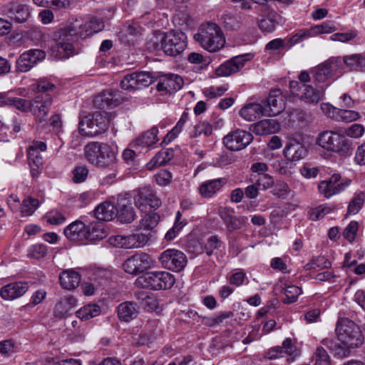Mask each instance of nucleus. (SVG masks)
<instances>
[{
  "instance_id": "28",
  "label": "nucleus",
  "mask_w": 365,
  "mask_h": 365,
  "mask_svg": "<svg viewBox=\"0 0 365 365\" xmlns=\"http://www.w3.org/2000/svg\"><path fill=\"white\" fill-rule=\"evenodd\" d=\"M86 226L81 221H76L64 229L66 237L71 241H83L86 240Z\"/></svg>"
},
{
  "instance_id": "20",
  "label": "nucleus",
  "mask_w": 365,
  "mask_h": 365,
  "mask_svg": "<svg viewBox=\"0 0 365 365\" xmlns=\"http://www.w3.org/2000/svg\"><path fill=\"white\" fill-rule=\"evenodd\" d=\"M250 54L240 55L232 58L221 64L215 71L218 76H229L243 68L246 61L250 59Z\"/></svg>"
},
{
  "instance_id": "10",
  "label": "nucleus",
  "mask_w": 365,
  "mask_h": 365,
  "mask_svg": "<svg viewBox=\"0 0 365 365\" xmlns=\"http://www.w3.org/2000/svg\"><path fill=\"white\" fill-rule=\"evenodd\" d=\"M289 89L294 96L308 104H317L323 96V91L296 81L289 83Z\"/></svg>"
},
{
  "instance_id": "35",
  "label": "nucleus",
  "mask_w": 365,
  "mask_h": 365,
  "mask_svg": "<svg viewBox=\"0 0 365 365\" xmlns=\"http://www.w3.org/2000/svg\"><path fill=\"white\" fill-rule=\"evenodd\" d=\"M173 158L172 150H162L159 151L146 165L148 170L156 167L163 166L170 162Z\"/></svg>"
},
{
  "instance_id": "11",
  "label": "nucleus",
  "mask_w": 365,
  "mask_h": 365,
  "mask_svg": "<svg viewBox=\"0 0 365 365\" xmlns=\"http://www.w3.org/2000/svg\"><path fill=\"white\" fill-rule=\"evenodd\" d=\"M158 259L163 267L175 272L182 271L187 262L186 255L175 249L163 251Z\"/></svg>"
},
{
  "instance_id": "38",
  "label": "nucleus",
  "mask_w": 365,
  "mask_h": 365,
  "mask_svg": "<svg viewBox=\"0 0 365 365\" xmlns=\"http://www.w3.org/2000/svg\"><path fill=\"white\" fill-rule=\"evenodd\" d=\"M101 307L95 304H87L76 312V316L82 320H88L101 314Z\"/></svg>"
},
{
  "instance_id": "12",
  "label": "nucleus",
  "mask_w": 365,
  "mask_h": 365,
  "mask_svg": "<svg viewBox=\"0 0 365 365\" xmlns=\"http://www.w3.org/2000/svg\"><path fill=\"white\" fill-rule=\"evenodd\" d=\"M149 237L143 233H133L128 235H116L109 238L110 243L123 249L143 247L148 242Z\"/></svg>"
},
{
  "instance_id": "40",
  "label": "nucleus",
  "mask_w": 365,
  "mask_h": 365,
  "mask_svg": "<svg viewBox=\"0 0 365 365\" xmlns=\"http://www.w3.org/2000/svg\"><path fill=\"white\" fill-rule=\"evenodd\" d=\"M163 77L165 80V86L168 88V93H170L180 90L184 84L182 78L177 74L169 73Z\"/></svg>"
},
{
  "instance_id": "6",
  "label": "nucleus",
  "mask_w": 365,
  "mask_h": 365,
  "mask_svg": "<svg viewBox=\"0 0 365 365\" xmlns=\"http://www.w3.org/2000/svg\"><path fill=\"white\" fill-rule=\"evenodd\" d=\"M336 332L339 341L349 352L350 349L356 348L364 342V336L359 327L347 318L338 321Z\"/></svg>"
},
{
  "instance_id": "47",
  "label": "nucleus",
  "mask_w": 365,
  "mask_h": 365,
  "mask_svg": "<svg viewBox=\"0 0 365 365\" xmlns=\"http://www.w3.org/2000/svg\"><path fill=\"white\" fill-rule=\"evenodd\" d=\"M318 189L319 192L327 198H329L342 191L341 188L332 183L331 184L328 180L322 181L318 185Z\"/></svg>"
},
{
  "instance_id": "57",
  "label": "nucleus",
  "mask_w": 365,
  "mask_h": 365,
  "mask_svg": "<svg viewBox=\"0 0 365 365\" xmlns=\"http://www.w3.org/2000/svg\"><path fill=\"white\" fill-rule=\"evenodd\" d=\"M327 61L333 76H339L343 73L342 66L344 63L342 57L331 58Z\"/></svg>"
},
{
  "instance_id": "39",
  "label": "nucleus",
  "mask_w": 365,
  "mask_h": 365,
  "mask_svg": "<svg viewBox=\"0 0 365 365\" xmlns=\"http://www.w3.org/2000/svg\"><path fill=\"white\" fill-rule=\"evenodd\" d=\"M322 344L327 347L329 351L334 352V354L337 355L339 357L343 358L349 355L347 349L344 348L340 342L336 343L332 339H324L322 341Z\"/></svg>"
},
{
  "instance_id": "24",
  "label": "nucleus",
  "mask_w": 365,
  "mask_h": 365,
  "mask_svg": "<svg viewBox=\"0 0 365 365\" xmlns=\"http://www.w3.org/2000/svg\"><path fill=\"white\" fill-rule=\"evenodd\" d=\"M227 182L225 178L206 180L198 187L200 195L205 198L212 197Z\"/></svg>"
},
{
  "instance_id": "29",
  "label": "nucleus",
  "mask_w": 365,
  "mask_h": 365,
  "mask_svg": "<svg viewBox=\"0 0 365 365\" xmlns=\"http://www.w3.org/2000/svg\"><path fill=\"white\" fill-rule=\"evenodd\" d=\"M284 153L286 158L294 161L304 158L307 155V149L301 143L292 140L286 145Z\"/></svg>"
},
{
  "instance_id": "59",
  "label": "nucleus",
  "mask_w": 365,
  "mask_h": 365,
  "mask_svg": "<svg viewBox=\"0 0 365 365\" xmlns=\"http://www.w3.org/2000/svg\"><path fill=\"white\" fill-rule=\"evenodd\" d=\"M47 253L46 246L37 244L31 246L29 250V256L31 258L39 259L43 258Z\"/></svg>"
},
{
  "instance_id": "49",
  "label": "nucleus",
  "mask_w": 365,
  "mask_h": 365,
  "mask_svg": "<svg viewBox=\"0 0 365 365\" xmlns=\"http://www.w3.org/2000/svg\"><path fill=\"white\" fill-rule=\"evenodd\" d=\"M212 133V126L207 121H201L194 126L192 132L190 133L191 138H197L201 135L210 136Z\"/></svg>"
},
{
  "instance_id": "54",
  "label": "nucleus",
  "mask_w": 365,
  "mask_h": 365,
  "mask_svg": "<svg viewBox=\"0 0 365 365\" xmlns=\"http://www.w3.org/2000/svg\"><path fill=\"white\" fill-rule=\"evenodd\" d=\"M364 202V195L360 193L355 196L350 202L348 208L347 213L349 215H355L359 212L361 209Z\"/></svg>"
},
{
  "instance_id": "41",
  "label": "nucleus",
  "mask_w": 365,
  "mask_h": 365,
  "mask_svg": "<svg viewBox=\"0 0 365 365\" xmlns=\"http://www.w3.org/2000/svg\"><path fill=\"white\" fill-rule=\"evenodd\" d=\"M220 19L223 26L229 30L237 29L242 24L241 18L231 12L225 13Z\"/></svg>"
},
{
  "instance_id": "22",
  "label": "nucleus",
  "mask_w": 365,
  "mask_h": 365,
  "mask_svg": "<svg viewBox=\"0 0 365 365\" xmlns=\"http://www.w3.org/2000/svg\"><path fill=\"white\" fill-rule=\"evenodd\" d=\"M321 108L329 117L336 120H341L345 122H351L359 118V114L356 111L346 109H338L328 103L322 104Z\"/></svg>"
},
{
  "instance_id": "61",
  "label": "nucleus",
  "mask_w": 365,
  "mask_h": 365,
  "mask_svg": "<svg viewBox=\"0 0 365 365\" xmlns=\"http://www.w3.org/2000/svg\"><path fill=\"white\" fill-rule=\"evenodd\" d=\"M358 228V222L356 221H351L344 230L343 235L344 238L350 242H353L355 239Z\"/></svg>"
},
{
  "instance_id": "60",
  "label": "nucleus",
  "mask_w": 365,
  "mask_h": 365,
  "mask_svg": "<svg viewBox=\"0 0 365 365\" xmlns=\"http://www.w3.org/2000/svg\"><path fill=\"white\" fill-rule=\"evenodd\" d=\"M88 169L86 165L76 166L73 170V180L76 183L84 182L88 176Z\"/></svg>"
},
{
  "instance_id": "30",
  "label": "nucleus",
  "mask_w": 365,
  "mask_h": 365,
  "mask_svg": "<svg viewBox=\"0 0 365 365\" xmlns=\"http://www.w3.org/2000/svg\"><path fill=\"white\" fill-rule=\"evenodd\" d=\"M138 308L132 302H125L117 307L118 318L123 322H128L135 319L138 314Z\"/></svg>"
},
{
  "instance_id": "53",
  "label": "nucleus",
  "mask_w": 365,
  "mask_h": 365,
  "mask_svg": "<svg viewBox=\"0 0 365 365\" xmlns=\"http://www.w3.org/2000/svg\"><path fill=\"white\" fill-rule=\"evenodd\" d=\"M221 246V241L216 235L210 237L205 245L202 246L203 252L208 256H211L215 250H218Z\"/></svg>"
},
{
  "instance_id": "8",
  "label": "nucleus",
  "mask_w": 365,
  "mask_h": 365,
  "mask_svg": "<svg viewBox=\"0 0 365 365\" xmlns=\"http://www.w3.org/2000/svg\"><path fill=\"white\" fill-rule=\"evenodd\" d=\"M137 280L143 287L154 290L170 289L175 283L174 276L165 271L147 272Z\"/></svg>"
},
{
  "instance_id": "23",
  "label": "nucleus",
  "mask_w": 365,
  "mask_h": 365,
  "mask_svg": "<svg viewBox=\"0 0 365 365\" xmlns=\"http://www.w3.org/2000/svg\"><path fill=\"white\" fill-rule=\"evenodd\" d=\"M28 289L29 285L26 282H13L1 287L0 295L5 300H14L23 296Z\"/></svg>"
},
{
  "instance_id": "55",
  "label": "nucleus",
  "mask_w": 365,
  "mask_h": 365,
  "mask_svg": "<svg viewBox=\"0 0 365 365\" xmlns=\"http://www.w3.org/2000/svg\"><path fill=\"white\" fill-rule=\"evenodd\" d=\"M36 89L40 94H50L56 89L55 84L52 83L46 78H40L36 83Z\"/></svg>"
},
{
  "instance_id": "19",
  "label": "nucleus",
  "mask_w": 365,
  "mask_h": 365,
  "mask_svg": "<svg viewBox=\"0 0 365 365\" xmlns=\"http://www.w3.org/2000/svg\"><path fill=\"white\" fill-rule=\"evenodd\" d=\"M267 115H277L285 108V98L279 89L271 91L264 102Z\"/></svg>"
},
{
  "instance_id": "63",
  "label": "nucleus",
  "mask_w": 365,
  "mask_h": 365,
  "mask_svg": "<svg viewBox=\"0 0 365 365\" xmlns=\"http://www.w3.org/2000/svg\"><path fill=\"white\" fill-rule=\"evenodd\" d=\"M227 91V87L221 86L218 87H210L204 91V94L208 98H214L222 96Z\"/></svg>"
},
{
  "instance_id": "1",
  "label": "nucleus",
  "mask_w": 365,
  "mask_h": 365,
  "mask_svg": "<svg viewBox=\"0 0 365 365\" xmlns=\"http://www.w3.org/2000/svg\"><path fill=\"white\" fill-rule=\"evenodd\" d=\"M104 27L103 21L96 17L91 19L89 22L83 23L78 20L70 22L66 26L58 29L53 34L56 44L51 48L52 55L58 59L68 58L78 53L73 42L80 38L101 31Z\"/></svg>"
},
{
  "instance_id": "64",
  "label": "nucleus",
  "mask_w": 365,
  "mask_h": 365,
  "mask_svg": "<svg viewBox=\"0 0 365 365\" xmlns=\"http://www.w3.org/2000/svg\"><path fill=\"white\" fill-rule=\"evenodd\" d=\"M156 182L160 186H165L171 182L172 174L167 170H161L155 175Z\"/></svg>"
},
{
  "instance_id": "25",
  "label": "nucleus",
  "mask_w": 365,
  "mask_h": 365,
  "mask_svg": "<svg viewBox=\"0 0 365 365\" xmlns=\"http://www.w3.org/2000/svg\"><path fill=\"white\" fill-rule=\"evenodd\" d=\"M5 12L9 18L16 23L25 22L30 16L28 6L17 2L9 3Z\"/></svg>"
},
{
  "instance_id": "52",
  "label": "nucleus",
  "mask_w": 365,
  "mask_h": 365,
  "mask_svg": "<svg viewBox=\"0 0 365 365\" xmlns=\"http://www.w3.org/2000/svg\"><path fill=\"white\" fill-rule=\"evenodd\" d=\"M121 88L127 91L138 90L137 73L127 75L120 82Z\"/></svg>"
},
{
  "instance_id": "37",
  "label": "nucleus",
  "mask_w": 365,
  "mask_h": 365,
  "mask_svg": "<svg viewBox=\"0 0 365 365\" xmlns=\"http://www.w3.org/2000/svg\"><path fill=\"white\" fill-rule=\"evenodd\" d=\"M345 66L351 70L363 71L365 70V55L354 53L342 57Z\"/></svg>"
},
{
  "instance_id": "50",
  "label": "nucleus",
  "mask_w": 365,
  "mask_h": 365,
  "mask_svg": "<svg viewBox=\"0 0 365 365\" xmlns=\"http://www.w3.org/2000/svg\"><path fill=\"white\" fill-rule=\"evenodd\" d=\"M333 76L328 61H325L320 64L315 71L314 78L319 82H324L328 78Z\"/></svg>"
},
{
  "instance_id": "34",
  "label": "nucleus",
  "mask_w": 365,
  "mask_h": 365,
  "mask_svg": "<svg viewBox=\"0 0 365 365\" xmlns=\"http://www.w3.org/2000/svg\"><path fill=\"white\" fill-rule=\"evenodd\" d=\"M77 301L71 295L65 296L56 304L54 312L57 317H63L68 312L76 306Z\"/></svg>"
},
{
  "instance_id": "3",
  "label": "nucleus",
  "mask_w": 365,
  "mask_h": 365,
  "mask_svg": "<svg viewBox=\"0 0 365 365\" xmlns=\"http://www.w3.org/2000/svg\"><path fill=\"white\" fill-rule=\"evenodd\" d=\"M317 144L327 151L343 157L350 156L354 150L350 139L344 134L332 130L320 133L317 138Z\"/></svg>"
},
{
  "instance_id": "7",
  "label": "nucleus",
  "mask_w": 365,
  "mask_h": 365,
  "mask_svg": "<svg viewBox=\"0 0 365 365\" xmlns=\"http://www.w3.org/2000/svg\"><path fill=\"white\" fill-rule=\"evenodd\" d=\"M164 53L170 56L180 55L187 46V36L180 30H172L165 33L160 41Z\"/></svg>"
},
{
  "instance_id": "51",
  "label": "nucleus",
  "mask_w": 365,
  "mask_h": 365,
  "mask_svg": "<svg viewBox=\"0 0 365 365\" xmlns=\"http://www.w3.org/2000/svg\"><path fill=\"white\" fill-rule=\"evenodd\" d=\"M38 207V200L37 199L27 197L22 202L21 212L24 215H31Z\"/></svg>"
},
{
  "instance_id": "48",
  "label": "nucleus",
  "mask_w": 365,
  "mask_h": 365,
  "mask_svg": "<svg viewBox=\"0 0 365 365\" xmlns=\"http://www.w3.org/2000/svg\"><path fill=\"white\" fill-rule=\"evenodd\" d=\"M251 180L257 184L259 189L263 190L272 187L274 183V178L268 174L260 175L259 176L252 175Z\"/></svg>"
},
{
  "instance_id": "45",
  "label": "nucleus",
  "mask_w": 365,
  "mask_h": 365,
  "mask_svg": "<svg viewBox=\"0 0 365 365\" xmlns=\"http://www.w3.org/2000/svg\"><path fill=\"white\" fill-rule=\"evenodd\" d=\"M312 31L307 29H301L298 31L296 34L292 35L291 37H287V49L291 48L294 45L299 43L311 36Z\"/></svg>"
},
{
  "instance_id": "43",
  "label": "nucleus",
  "mask_w": 365,
  "mask_h": 365,
  "mask_svg": "<svg viewBox=\"0 0 365 365\" xmlns=\"http://www.w3.org/2000/svg\"><path fill=\"white\" fill-rule=\"evenodd\" d=\"M160 216L156 212L145 214L140 221V227L143 230H152L158 224Z\"/></svg>"
},
{
  "instance_id": "18",
  "label": "nucleus",
  "mask_w": 365,
  "mask_h": 365,
  "mask_svg": "<svg viewBox=\"0 0 365 365\" xmlns=\"http://www.w3.org/2000/svg\"><path fill=\"white\" fill-rule=\"evenodd\" d=\"M158 134V129L154 126L137 137L130 145L139 153L147 152L159 140Z\"/></svg>"
},
{
  "instance_id": "56",
  "label": "nucleus",
  "mask_w": 365,
  "mask_h": 365,
  "mask_svg": "<svg viewBox=\"0 0 365 365\" xmlns=\"http://www.w3.org/2000/svg\"><path fill=\"white\" fill-rule=\"evenodd\" d=\"M290 192V188L287 182H277L272 190L273 195L278 198L286 199Z\"/></svg>"
},
{
  "instance_id": "62",
  "label": "nucleus",
  "mask_w": 365,
  "mask_h": 365,
  "mask_svg": "<svg viewBox=\"0 0 365 365\" xmlns=\"http://www.w3.org/2000/svg\"><path fill=\"white\" fill-rule=\"evenodd\" d=\"M139 89L149 86L153 82V77L149 72L137 73Z\"/></svg>"
},
{
  "instance_id": "13",
  "label": "nucleus",
  "mask_w": 365,
  "mask_h": 365,
  "mask_svg": "<svg viewBox=\"0 0 365 365\" xmlns=\"http://www.w3.org/2000/svg\"><path fill=\"white\" fill-rule=\"evenodd\" d=\"M46 52L41 49H30L24 52L16 61V70L20 73H26L43 61L46 58Z\"/></svg>"
},
{
  "instance_id": "2",
  "label": "nucleus",
  "mask_w": 365,
  "mask_h": 365,
  "mask_svg": "<svg viewBox=\"0 0 365 365\" xmlns=\"http://www.w3.org/2000/svg\"><path fill=\"white\" fill-rule=\"evenodd\" d=\"M86 160L100 168L113 169L117 160V153L110 145L101 142H90L83 148Z\"/></svg>"
},
{
  "instance_id": "14",
  "label": "nucleus",
  "mask_w": 365,
  "mask_h": 365,
  "mask_svg": "<svg viewBox=\"0 0 365 365\" xmlns=\"http://www.w3.org/2000/svg\"><path fill=\"white\" fill-rule=\"evenodd\" d=\"M252 140V133L237 129L226 135L223 138V143L230 150L238 151L246 148Z\"/></svg>"
},
{
  "instance_id": "9",
  "label": "nucleus",
  "mask_w": 365,
  "mask_h": 365,
  "mask_svg": "<svg viewBox=\"0 0 365 365\" xmlns=\"http://www.w3.org/2000/svg\"><path fill=\"white\" fill-rule=\"evenodd\" d=\"M155 264L153 257L145 252H138L128 257L123 264L125 272L138 275L152 268Z\"/></svg>"
},
{
  "instance_id": "27",
  "label": "nucleus",
  "mask_w": 365,
  "mask_h": 365,
  "mask_svg": "<svg viewBox=\"0 0 365 365\" xmlns=\"http://www.w3.org/2000/svg\"><path fill=\"white\" fill-rule=\"evenodd\" d=\"M240 115L247 121H254L262 115H267L263 105L257 103H250L245 105L240 110Z\"/></svg>"
},
{
  "instance_id": "33",
  "label": "nucleus",
  "mask_w": 365,
  "mask_h": 365,
  "mask_svg": "<svg viewBox=\"0 0 365 365\" xmlns=\"http://www.w3.org/2000/svg\"><path fill=\"white\" fill-rule=\"evenodd\" d=\"M117 207L110 202L100 204L94 211L95 217L100 221H110L117 215Z\"/></svg>"
},
{
  "instance_id": "16",
  "label": "nucleus",
  "mask_w": 365,
  "mask_h": 365,
  "mask_svg": "<svg viewBox=\"0 0 365 365\" xmlns=\"http://www.w3.org/2000/svg\"><path fill=\"white\" fill-rule=\"evenodd\" d=\"M117 215L118 220L123 223H130L135 218V212L132 206L129 194H120L117 198Z\"/></svg>"
},
{
  "instance_id": "21",
  "label": "nucleus",
  "mask_w": 365,
  "mask_h": 365,
  "mask_svg": "<svg viewBox=\"0 0 365 365\" xmlns=\"http://www.w3.org/2000/svg\"><path fill=\"white\" fill-rule=\"evenodd\" d=\"M52 103L51 94H38L33 100L31 112L39 118L40 122L46 121Z\"/></svg>"
},
{
  "instance_id": "17",
  "label": "nucleus",
  "mask_w": 365,
  "mask_h": 365,
  "mask_svg": "<svg viewBox=\"0 0 365 365\" xmlns=\"http://www.w3.org/2000/svg\"><path fill=\"white\" fill-rule=\"evenodd\" d=\"M135 205L141 211L148 207L158 209L161 205L160 199L149 188H140L135 197Z\"/></svg>"
},
{
  "instance_id": "44",
  "label": "nucleus",
  "mask_w": 365,
  "mask_h": 365,
  "mask_svg": "<svg viewBox=\"0 0 365 365\" xmlns=\"http://www.w3.org/2000/svg\"><path fill=\"white\" fill-rule=\"evenodd\" d=\"M187 118L188 113L187 112H183L176 125L166 135L163 142L168 143L174 140L182 131Z\"/></svg>"
},
{
  "instance_id": "26",
  "label": "nucleus",
  "mask_w": 365,
  "mask_h": 365,
  "mask_svg": "<svg viewBox=\"0 0 365 365\" xmlns=\"http://www.w3.org/2000/svg\"><path fill=\"white\" fill-rule=\"evenodd\" d=\"M279 129V124L276 120L265 119L254 123L251 130L259 135H267L276 133Z\"/></svg>"
},
{
  "instance_id": "58",
  "label": "nucleus",
  "mask_w": 365,
  "mask_h": 365,
  "mask_svg": "<svg viewBox=\"0 0 365 365\" xmlns=\"http://www.w3.org/2000/svg\"><path fill=\"white\" fill-rule=\"evenodd\" d=\"M315 365H330L329 356L323 346L317 347L314 356Z\"/></svg>"
},
{
  "instance_id": "31",
  "label": "nucleus",
  "mask_w": 365,
  "mask_h": 365,
  "mask_svg": "<svg viewBox=\"0 0 365 365\" xmlns=\"http://www.w3.org/2000/svg\"><path fill=\"white\" fill-rule=\"evenodd\" d=\"M59 281L63 288L71 290L78 286L81 275L73 269L64 270L60 274Z\"/></svg>"
},
{
  "instance_id": "36",
  "label": "nucleus",
  "mask_w": 365,
  "mask_h": 365,
  "mask_svg": "<svg viewBox=\"0 0 365 365\" xmlns=\"http://www.w3.org/2000/svg\"><path fill=\"white\" fill-rule=\"evenodd\" d=\"M262 15H266L258 21L259 28L266 32H272L274 30L276 24H277V19L279 15L269 7V11L267 13H262Z\"/></svg>"
},
{
  "instance_id": "4",
  "label": "nucleus",
  "mask_w": 365,
  "mask_h": 365,
  "mask_svg": "<svg viewBox=\"0 0 365 365\" xmlns=\"http://www.w3.org/2000/svg\"><path fill=\"white\" fill-rule=\"evenodd\" d=\"M114 115L105 111H96L82 118L79 122V133L93 138L106 132Z\"/></svg>"
},
{
  "instance_id": "5",
  "label": "nucleus",
  "mask_w": 365,
  "mask_h": 365,
  "mask_svg": "<svg viewBox=\"0 0 365 365\" xmlns=\"http://www.w3.org/2000/svg\"><path fill=\"white\" fill-rule=\"evenodd\" d=\"M194 38L209 52H216L224 47L225 38L220 27L215 23L203 24Z\"/></svg>"
},
{
  "instance_id": "32",
  "label": "nucleus",
  "mask_w": 365,
  "mask_h": 365,
  "mask_svg": "<svg viewBox=\"0 0 365 365\" xmlns=\"http://www.w3.org/2000/svg\"><path fill=\"white\" fill-rule=\"evenodd\" d=\"M86 240L91 242L101 240L106 238L108 232L105 229V225L103 222H91L86 226Z\"/></svg>"
},
{
  "instance_id": "42",
  "label": "nucleus",
  "mask_w": 365,
  "mask_h": 365,
  "mask_svg": "<svg viewBox=\"0 0 365 365\" xmlns=\"http://www.w3.org/2000/svg\"><path fill=\"white\" fill-rule=\"evenodd\" d=\"M4 104L14 106L22 112L31 111L33 101H28L20 98H6L4 101Z\"/></svg>"
},
{
  "instance_id": "15",
  "label": "nucleus",
  "mask_w": 365,
  "mask_h": 365,
  "mask_svg": "<svg viewBox=\"0 0 365 365\" xmlns=\"http://www.w3.org/2000/svg\"><path fill=\"white\" fill-rule=\"evenodd\" d=\"M234 210L227 207H220L218 214L222 220L228 232H232L240 230L247 224V217L245 216L234 215Z\"/></svg>"
},
{
  "instance_id": "46",
  "label": "nucleus",
  "mask_w": 365,
  "mask_h": 365,
  "mask_svg": "<svg viewBox=\"0 0 365 365\" xmlns=\"http://www.w3.org/2000/svg\"><path fill=\"white\" fill-rule=\"evenodd\" d=\"M283 292L285 295L283 302L291 304L297 301L298 297L302 294V289L295 285H287L283 289Z\"/></svg>"
}]
</instances>
